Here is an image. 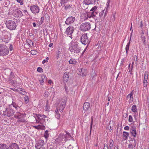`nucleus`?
<instances>
[{"mask_svg":"<svg viewBox=\"0 0 149 149\" xmlns=\"http://www.w3.org/2000/svg\"><path fill=\"white\" fill-rule=\"evenodd\" d=\"M66 103V100H63L60 103L59 106H58L57 107L55 113L56 114L55 116L57 119H59L60 117V114L59 113L58 110L60 111V112H62L65 106Z\"/></svg>","mask_w":149,"mask_h":149,"instance_id":"f257e3e1","label":"nucleus"},{"mask_svg":"<svg viewBox=\"0 0 149 149\" xmlns=\"http://www.w3.org/2000/svg\"><path fill=\"white\" fill-rule=\"evenodd\" d=\"M67 134H60L58 137L56 139L55 142H57L58 143H60L61 142L65 143L67 140Z\"/></svg>","mask_w":149,"mask_h":149,"instance_id":"f03ea898","label":"nucleus"},{"mask_svg":"<svg viewBox=\"0 0 149 149\" xmlns=\"http://www.w3.org/2000/svg\"><path fill=\"white\" fill-rule=\"evenodd\" d=\"M69 49L71 52L78 53L80 52V47L78 45V42H75L70 47Z\"/></svg>","mask_w":149,"mask_h":149,"instance_id":"7ed1b4c3","label":"nucleus"},{"mask_svg":"<svg viewBox=\"0 0 149 149\" xmlns=\"http://www.w3.org/2000/svg\"><path fill=\"white\" fill-rule=\"evenodd\" d=\"M9 50L6 45H0V55L4 56L7 55Z\"/></svg>","mask_w":149,"mask_h":149,"instance_id":"20e7f679","label":"nucleus"},{"mask_svg":"<svg viewBox=\"0 0 149 149\" xmlns=\"http://www.w3.org/2000/svg\"><path fill=\"white\" fill-rule=\"evenodd\" d=\"M6 24L7 27L11 30L15 29L16 27V24L11 20L6 21Z\"/></svg>","mask_w":149,"mask_h":149,"instance_id":"39448f33","label":"nucleus"},{"mask_svg":"<svg viewBox=\"0 0 149 149\" xmlns=\"http://www.w3.org/2000/svg\"><path fill=\"white\" fill-rule=\"evenodd\" d=\"M90 24L88 22L82 23L80 26V30L83 31H86L91 29Z\"/></svg>","mask_w":149,"mask_h":149,"instance_id":"423d86ee","label":"nucleus"},{"mask_svg":"<svg viewBox=\"0 0 149 149\" xmlns=\"http://www.w3.org/2000/svg\"><path fill=\"white\" fill-rule=\"evenodd\" d=\"M87 17L85 19L91 17L94 18L95 20L99 19V13L97 11H92L91 13H89L87 14Z\"/></svg>","mask_w":149,"mask_h":149,"instance_id":"0eeeda50","label":"nucleus"},{"mask_svg":"<svg viewBox=\"0 0 149 149\" xmlns=\"http://www.w3.org/2000/svg\"><path fill=\"white\" fill-rule=\"evenodd\" d=\"M80 41L81 43L84 45H87V47L89 43L88 38L87 36V34L82 35L81 37Z\"/></svg>","mask_w":149,"mask_h":149,"instance_id":"6e6552de","label":"nucleus"},{"mask_svg":"<svg viewBox=\"0 0 149 149\" xmlns=\"http://www.w3.org/2000/svg\"><path fill=\"white\" fill-rule=\"evenodd\" d=\"M45 144L44 141L40 139L36 141L35 147L36 149H40Z\"/></svg>","mask_w":149,"mask_h":149,"instance_id":"1a4fd4ad","label":"nucleus"},{"mask_svg":"<svg viewBox=\"0 0 149 149\" xmlns=\"http://www.w3.org/2000/svg\"><path fill=\"white\" fill-rule=\"evenodd\" d=\"M15 113V111L13 109L9 108L6 109L4 112L5 115H6L8 117L13 116Z\"/></svg>","mask_w":149,"mask_h":149,"instance_id":"9d476101","label":"nucleus"},{"mask_svg":"<svg viewBox=\"0 0 149 149\" xmlns=\"http://www.w3.org/2000/svg\"><path fill=\"white\" fill-rule=\"evenodd\" d=\"M30 9L34 14L37 13L39 11V8L37 5L31 6L30 7Z\"/></svg>","mask_w":149,"mask_h":149,"instance_id":"9b49d317","label":"nucleus"},{"mask_svg":"<svg viewBox=\"0 0 149 149\" xmlns=\"http://www.w3.org/2000/svg\"><path fill=\"white\" fill-rule=\"evenodd\" d=\"M73 31V27L72 26H70L66 29L65 33L67 35L69 36V37H71Z\"/></svg>","mask_w":149,"mask_h":149,"instance_id":"f8f14e48","label":"nucleus"},{"mask_svg":"<svg viewBox=\"0 0 149 149\" xmlns=\"http://www.w3.org/2000/svg\"><path fill=\"white\" fill-rule=\"evenodd\" d=\"M11 38V35L9 33H7L5 35L4 38L2 39V41L8 43L10 40Z\"/></svg>","mask_w":149,"mask_h":149,"instance_id":"ddd939ff","label":"nucleus"},{"mask_svg":"<svg viewBox=\"0 0 149 149\" xmlns=\"http://www.w3.org/2000/svg\"><path fill=\"white\" fill-rule=\"evenodd\" d=\"M75 20V17H69L67 18L65 22V24L69 25L73 23Z\"/></svg>","mask_w":149,"mask_h":149,"instance_id":"4468645a","label":"nucleus"},{"mask_svg":"<svg viewBox=\"0 0 149 149\" xmlns=\"http://www.w3.org/2000/svg\"><path fill=\"white\" fill-rule=\"evenodd\" d=\"M7 149H19L18 145L16 143H12L10 144Z\"/></svg>","mask_w":149,"mask_h":149,"instance_id":"2eb2a0df","label":"nucleus"},{"mask_svg":"<svg viewBox=\"0 0 149 149\" xmlns=\"http://www.w3.org/2000/svg\"><path fill=\"white\" fill-rule=\"evenodd\" d=\"M14 11L13 12L14 14L16 15V17H20L22 15V14L21 11L19 9H15L14 10Z\"/></svg>","mask_w":149,"mask_h":149,"instance_id":"dca6fc26","label":"nucleus"},{"mask_svg":"<svg viewBox=\"0 0 149 149\" xmlns=\"http://www.w3.org/2000/svg\"><path fill=\"white\" fill-rule=\"evenodd\" d=\"M25 116V113H21L19 112H18L16 113V114L15 116V118L17 117L18 118H24Z\"/></svg>","mask_w":149,"mask_h":149,"instance_id":"f3484780","label":"nucleus"},{"mask_svg":"<svg viewBox=\"0 0 149 149\" xmlns=\"http://www.w3.org/2000/svg\"><path fill=\"white\" fill-rule=\"evenodd\" d=\"M90 104L89 103L85 102L83 105V109L85 111L87 110L90 107Z\"/></svg>","mask_w":149,"mask_h":149,"instance_id":"a211bd4d","label":"nucleus"},{"mask_svg":"<svg viewBox=\"0 0 149 149\" xmlns=\"http://www.w3.org/2000/svg\"><path fill=\"white\" fill-rule=\"evenodd\" d=\"M84 3L86 5L92 4L94 3V0H84Z\"/></svg>","mask_w":149,"mask_h":149,"instance_id":"6ab92c4d","label":"nucleus"},{"mask_svg":"<svg viewBox=\"0 0 149 149\" xmlns=\"http://www.w3.org/2000/svg\"><path fill=\"white\" fill-rule=\"evenodd\" d=\"M68 78L69 76L68 73L65 72V73L63 76V81L64 82H67L68 79Z\"/></svg>","mask_w":149,"mask_h":149,"instance_id":"aec40b11","label":"nucleus"},{"mask_svg":"<svg viewBox=\"0 0 149 149\" xmlns=\"http://www.w3.org/2000/svg\"><path fill=\"white\" fill-rule=\"evenodd\" d=\"M123 135L124 137V139L125 140L127 139L128 138L129 135V133L126 132L124 131L123 132Z\"/></svg>","mask_w":149,"mask_h":149,"instance_id":"412c9836","label":"nucleus"},{"mask_svg":"<svg viewBox=\"0 0 149 149\" xmlns=\"http://www.w3.org/2000/svg\"><path fill=\"white\" fill-rule=\"evenodd\" d=\"M11 105L13 107H15L16 110H17L20 109L18 105V104L16 103L13 101Z\"/></svg>","mask_w":149,"mask_h":149,"instance_id":"4be33fe9","label":"nucleus"},{"mask_svg":"<svg viewBox=\"0 0 149 149\" xmlns=\"http://www.w3.org/2000/svg\"><path fill=\"white\" fill-rule=\"evenodd\" d=\"M18 92L24 95H25L26 94V92H25V90L21 88H19Z\"/></svg>","mask_w":149,"mask_h":149,"instance_id":"5701e85b","label":"nucleus"},{"mask_svg":"<svg viewBox=\"0 0 149 149\" xmlns=\"http://www.w3.org/2000/svg\"><path fill=\"white\" fill-rule=\"evenodd\" d=\"M45 118H38L39 121L38 123H40L41 124L43 125L45 124L46 123L45 122L46 120Z\"/></svg>","mask_w":149,"mask_h":149,"instance_id":"b1692460","label":"nucleus"},{"mask_svg":"<svg viewBox=\"0 0 149 149\" xmlns=\"http://www.w3.org/2000/svg\"><path fill=\"white\" fill-rule=\"evenodd\" d=\"M130 132L132 135L134 137H135L136 134V132L135 129H131Z\"/></svg>","mask_w":149,"mask_h":149,"instance_id":"393cba45","label":"nucleus"},{"mask_svg":"<svg viewBox=\"0 0 149 149\" xmlns=\"http://www.w3.org/2000/svg\"><path fill=\"white\" fill-rule=\"evenodd\" d=\"M131 39V38H130V40H129V42L126 45V47H125V50H126V54H127L128 53V51L129 48V46H130V43Z\"/></svg>","mask_w":149,"mask_h":149,"instance_id":"a878e982","label":"nucleus"},{"mask_svg":"<svg viewBox=\"0 0 149 149\" xmlns=\"http://www.w3.org/2000/svg\"><path fill=\"white\" fill-rule=\"evenodd\" d=\"M69 62L70 64H72L75 65L77 63V62L75 59L72 58L69 60Z\"/></svg>","mask_w":149,"mask_h":149,"instance_id":"bb28decb","label":"nucleus"},{"mask_svg":"<svg viewBox=\"0 0 149 149\" xmlns=\"http://www.w3.org/2000/svg\"><path fill=\"white\" fill-rule=\"evenodd\" d=\"M8 147V146L6 144H0V149H7Z\"/></svg>","mask_w":149,"mask_h":149,"instance_id":"cd10ccee","label":"nucleus"},{"mask_svg":"<svg viewBox=\"0 0 149 149\" xmlns=\"http://www.w3.org/2000/svg\"><path fill=\"white\" fill-rule=\"evenodd\" d=\"M37 129H44L45 126L43 125H38L37 126H34L33 127Z\"/></svg>","mask_w":149,"mask_h":149,"instance_id":"c85d7f7f","label":"nucleus"},{"mask_svg":"<svg viewBox=\"0 0 149 149\" xmlns=\"http://www.w3.org/2000/svg\"><path fill=\"white\" fill-rule=\"evenodd\" d=\"M12 79V78H11V77H8V81L10 83H11L13 86H14L15 85L16 82L15 81Z\"/></svg>","mask_w":149,"mask_h":149,"instance_id":"c756f323","label":"nucleus"},{"mask_svg":"<svg viewBox=\"0 0 149 149\" xmlns=\"http://www.w3.org/2000/svg\"><path fill=\"white\" fill-rule=\"evenodd\" d=\"M132 111L134 113L137 112L136 106L135 105H133L132 107Z\"/></svg>","mask_w":149,"mask_h":149,"instance_id":"7c9ffc66","label":"nucleus"},{"mask_svg":"<svg viewBox=\"0 0 149 149\" xmlns=\"http://www.w3.org/2000/svg\"><path fill=\"white\" fill-rule=\"evenodd\" d=\"M93 121V117L92 116L91 117V125H90V135L91 134V131L92 127Z\"/></svg>","mask_w":149,"mask_h":149,"instance_id":"2f4dec72","label":"nucleus"},{"mask_svg":"<svg viewBox=\"0 0 149 149\" xmlns=\"http://www.w3.org/2000/svg\"><path fill=\"white\" fill-rule=\"evenodd\" d=\"M37 118L38 119V118H46V116L44 115H41L40 114H38L37 115Z\"/></svg>","mask_w":149,"mask_h":149,"instance_id":"473e14b6","label":"nucleus"},{"mask_svg":"<svg viewBox=\"0 0 149 149\" xmlns=\"http://www.w3.org/2000/svg\"><path fill=\"white\" fill-rule=\"evenodd\" d=\"M41 79L43 80V82H46L47 81V78L46 75H42L41 76Z\"/></svg>","mask_w":149,"mask_h":149,"instance_id":"72a5a7b5","label":"nucleus"},{"mask_svg":"<svg viewBox=\"0 0 149 149\" xmlns=\"http://www.w3.org/2000/svg\"><path fill=\"white\" fill-rule=\"evenodd\" d=\"M104 10H103L101 12L99 13V19L100 18H101L102 17Z\"/></svg>","mask_w":149,"mask_h":149,"instance_id":"f704fd0d","label":"nucleus"},{"mask_svg":"<svg viewBox=\"0 0 149 149\" xmlns=\"http://www.w3.org/2000/svg\"><path fill=\"white\" fill-rule=\"evenodd\" d=\"M49 134L48 133V131L46 130L44 136L45 138H47L49 137Z\"/></svg>","mask_w":149,"mask_h":149,"instance_id":"c9c22d12","label":"nucleus"},{"mask_svg":"<svg viewBox=\"0 0 149 149\" xmlns=\"http://www.w3.org/2000/svg\"><path fill=\"white\" fill-rule=\"evenodd\" d=\"M4 5L5 6L7 7L10 4V1L8 0L4 2Z\"/></svg>","mask_w":149,"mask_h":149,"instance_id":"e433bc0d","label":"nucleus"},{"mask_svg":"<svg viewBox=\"0 0 149 149\" xmlns=\"http://www.w3.org/2000/svg\"><path fill=\"white\" fill-rule=\"evenodd\" d=\"M18 119L17 120L18 122H25L26 121V120L24 119V118Z\"/></svg>","mask_w":149,"mask_h":149,"instance_id":"4c0bfd02","label":"nucleus"},{"mask_svg":"<svg viewBox=\"0 0 149 149\" xmlns=\"http://www.w3.org/2000/svg\"><path fill=\"white\" fill-rule=\"evenodd\" d=\"M24 99L26 103H27L29 101V99L28 97L27 96H25L24 97Z\"/></svg>","mask_w":149,"mask_h":149,"instance_id":"58836bf2","label":"nucleus"},{"mask_svg":"<svg viewBox=\"0 0 149 149\" xmlns=\"http://www.w3.org/2000/svg\"><path fill=\"white\" fill-rule=\"evenodd\" d=\"M141 37L142 41H143V44H145L146 43L145 36H141Z\"/></svg>","mask_w":149,"mask_h":149,"instance_id":"ea45409f","label":"nucleus"},{"mask_svg":"<svg viewBox=\"0 0 149 149\" xmlns=\"http://www.w3.org/2000/svg\"><path fill=\"white\" fill-rule=\"evenodd\" d=\"M15 76L14 74V73H13L12 72H11L10 74V75L9 76V77H11V78L13 79V78L15 77Z\"/></svg>","mask_w":149,"mask_h":149,"instance_id":"a19ab883","label":"nucleus"},{"mask_svg":"<svg viewBox=\"0 0 149 149\" xmlns=\"http://www.w3.org/2000/svg\"><path fill=\"white\" fill-rule=\"evenodd\" d=\"M61 53V52L60 51L58 50L56 53L57 55L56 57V58L57 59H58L59 58V57H60L59 56L60 55Z\"/></svg>","mask_w":149,"mask_h":149,"instance_id":"79ce46f5","label":"nucleus"},{"mask_svg":"<svg viewBox=\"0 0 149 149\" xmlns=\"http://www.w3.org/2000/svg\"><path fill=\"white\" fill-rule=\"evenodd\" d=\"M69 0H61V2H60V3L61 4V5L62 4H64L66 3L68 1H69Z\"/></svg>","mask_w":149,"mask_h":149,"instance_id":"37998d69","label":"nucleus"},{"mask_svg":"<svg viewBox=\"0 0 149 149\" xmlns=\"http://www.w3.org/2000/svg\"><path fill=\"white\" fill-rule=\"evenodd\" d=\"M31 53L32 55H36L37 54L38 52L36 50H31Z\"/></svg>","mask_w":149,"mask_h":149,"instance_id":"c03bdc74","label":"nucleus"},{"mask_svg":"<svg viewBox=\"0 0 149 149\" xmlns=\"http://www.w3.org/2000/svg\"><path fill=\"white\" fill-rule=\"evenodd\" d=\"M133 94V92L132 91L130 94H129L127 96V97H130V99H131V98H133V96L132 95Z\"/></svg>","mask_w":149,"mask_h":149,"instance_id":"a18cd8bd","label":"nucleus"},{"mask_svg":"<svg viewBox=\"0 0 149 149\" xmlns=\"http://www.w3.org/2000/svg\"><path fill=\"white\" fill-rule=\"evenodd\" d=\"M26 42L29 45H30L32 42L29 39H26Z\"/></svg>","mask_w":149,"mask_h":149,"instance_id":"49530a36","label":"nucleus"},{"mask_svg":"<svg viewBox=\"0 0 149 149\" xmlns=\"http://www.w3.org/2000/svg\"><path fill=\"white\" fill-rule=\"evenodd\" d=\"M144 80H147L148 79V75L147 73L146 72L144 74Z\"/></svg>","mask_w":149,"mask_h":149,"instance_id":"de8ad7c7","label":"nucleus"},{"mask_svg":"<svg viewBox=\"0 0 149 149\" xmlns=\"http://www.w3.org/2000/svg\"><path fill=\"white\" fill-rule=\"evenodd\" d=\"M49 94V93L48 91H46L44 94V96L45 97H47Z\"/></svg>","mask_w":149,"mask_h":149,"instance_id":"09e8293b","label":"nucleus"},{"mask_svg":"<svg viewBox=\"0 0 149 149\" xmlns=\"http://www.w3.org/2000/svg\"><path fill=\"white\" fill-rule=\"evenodd\" d=\"M37 71L39 72H43V70L40 67H38L37 69Z\"/></svg>","mask_w":149,"mask_h":149,"instance_id":"8fccbe9b","label":"nucleus"},{"mask_svg":"<svg viewBox=\"0 0 149 149\" xmlns=\"http://www.w3.org/2000/svg\"><path fill=\"white\" fill-rule=\"evenodd\" d=\"M128 121L130 122H132L133 121V118L131 115L129 116Z\"/></svg>","mask_w":149,"mask_h":149,"instance_id":"3c124183","label":"nucleus"},{"mask_svg":"<svg viewBox=\"0 0 149 149\" xmlns=\"http://www.w3.org/2000/svg\"><path fill=\"white\" fill-rule=\"evenodd\" d=\"M72 5H67L65 6V8L66 9H69L71 8Z\"/></svg>","mask_w":149,"mask_h":149,"instance_id":"603ef678","label":"nucleus"},{"mask_svg":"<svg viewBox=\"0 0 149 149\" xmlns=\"http://www.w3.org/2000/svg\"><path fill=\"white\" fill-rule=\"evenodd\" d=\"M113 142L112 139H111L109 141V146H111V147H113Z\"/></svg>","mask_w":149,"mask_h":149,"instance_id":"864d4df0","label":"nucleus"},{"mask_svg":"<svg viewBox=\"0 0 149 149\" xmlns=\"http://www.w3.org/2000/svg\"><path fill=\"white\" fill-rule=\"evenodd\" d=\"M97 8V7L96 6H95L94 7H93L91 10L90 11H97L96 10Z\"/></svg>","mask_w":149,"mask_h":149,"instance_id":"5fc2aeb1","label":"nucleus"},{"mask_svg":"<svg viewBox=\"0 0 149 149\" xmlns=\"http://www.w3.org/2000/svg\"><path fill=\"white\" fill-rule=\"evenodd\" d=\"M17 1L20 3V5H22L23 4V0H16Z\"/></svg>","mask_w":149,"mask_h":149,"instance_id":"6e6d98bb","label":"nucleus"},{"mask_svg":"<svg viewBox=\"0 0 149 149\" xmlns=\"http://www.w3.org/2000/svg\"><path fill=\"white\" fill-rule=\"evenodd\" d=\"M147 80H144L143 86L144 87H146L147 86Z\"/></svg>","mask_w":149,"mask_h":149,"instance_id":"4d7b16f0","label":"nucleus"},{"mask_svg":"<svg viewBox=\"0 0 149 149\" xmlns=\"http://www.w3.org/2000/svg\"><path fill=\"white\" fill-rule=\"evenodd\" d=\"M130 64L129 66V72H131L132 71V70L133 69V67H131L130 68Z\"/></svg>","mask_w":149,"mask_h":149,"instance_id":"13d9d810","label":"nucleus"},{"mask_svg":"<svg viewBox=\"0 0 149 149\" xmlns=\"http://www.w3.org/2000/svg\"><path fill=\"white\" fill-rule=\"evenodd\" d=\"M17 104H18L19 107L20 108V107H21L22 104V103L21 101H19Z\"/></svg>","mask_w":149,"mask_h":149,"instance_id":"bf43d9fd","label":"nucleus"},{"mask_svg":"<svg viewBox=\"0 0 149 149\" xmlns=\"http://www.w3.org/2000/svg\"><path fill=\"white\" fill-rule=\"evenodd\" d=\"M103 149H109L108 146L106 144H104Z\"/></svg>","mask_w":149,"mask_h":149,"instance_id":"052dcab7","label":"nucleus"},{"mask_svg":"<svg viewBox=\"0 0 149 149\" xmlns=\"http://www.w3.org/2000/svg\"><path fill=\"white\" fill-rule=\"evenodd\" d=\"M10 89L12 90L18 92V91L19 90V88L18 89H16L15 88H11Z\"/></svg>","mask_w":149,"mask_h":149,"instance_id":"680f3d73","label":"nucleus"},{"mask_svg":"<svg viewBox=\"0 0 149 149\" xmlns=\"http://www.w3.org/2000/svg\"><path fill=\"white\" fill-rule=\"evenodd\" d=\"M124 129L125 130H129V127L128 126H125L124 127Z\"/></svg>","mask_w":149,"mask_h":149,"instance_id":"e2e57ef3","label":"nucleus"},{"mask_svg":"<svg viewBox=\"0 0 149 149\" xmlns=\"http://www.w3.org/2000/svg\"><path fill=\"white\" fill-rule=\"evenodd\" d=\"M9 49L10 51H11L12 50L13 48V46L12 45H10Z\"/></svg>","mask_w":149,"mask_h":149,"instance_id":"0e129e2a","label":"nucleus"},{"mask_svg":"<svg viewBox=\"0 0 149 149\" xmlns=\"http://www.w3.org/2000/svg\"><path fill=\"white\" fill-rule=\"evenodd\" d=\"M48 108H49V106L48 104L47 103L46 104V106H45V108L46 110H47L48 109Z\"/></svg>","mask_w":149,"mask_h":149,"instance_id":"69168bd1","label":"nucleus"},{"mask_svg":"<svg viewBox=\"0 0 149 149\" xmlns=\"http://www.w3.org/2000/svg\"><path fill=\"white\" fill-rule=\"evenodd\" d=\"M48 62V61L47 60H46V59H45V60H44L42 62V64H44L45 63H47V62Z\"/></svg>","mask_w":149,"mask_h":149,"instance_id":"338daca9","label":"nucleus"},{"mask_svg":"<svg viewBox=\"0 0 149 149\" xmlns=\"http://www.w3.org/2000/svg\"><path fill=\"white\" fill-rule=\"evenodd\" d=\"M128 147L129 148H133V145L132 144H130L128 145Z\"/></svg>","mask_w":149,"mask_h":149,"instance_id":"774afa93","label":"nucleus"}]
</instances>
